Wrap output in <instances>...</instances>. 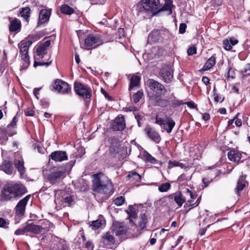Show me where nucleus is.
Returning <instances> with one entry per match:
<instances>
[{
	"label": "nucleus",
	"instance_id": "864d4df0",
	"mask_svg": "<svg viewBox=\"0 0 250 250\" xmlns=\"http://www.w3.org/2000/svg\"><path fill=\"white\" fill-rule=\"evenodd\" d=\"M142 6H143V0L142 1L141 3L138 4L137 5V10H138V14H140L141 13L147 11L145 8H142L141 7Z\"/></svg>",
	"mask_w": 250,
	"mask_h": 250
},
{
	"label": "nucleus",
	"instance_id": "2eb2a0df",
	"mask_svg": "<svg viewBox=\"0 0 250 250\" xmlns=\"http://www.w3.org/2000/svg\"><path fill=\"white\" fill-rule=\"evenodd\" d=\"M246 175H242L239 177L237 180L235 191L238 195H239L240 193L243 190L246 186L248 185V182L246 181Z\"/></svg>",
	"mask_w": 250,
	"mask_h": 250
},
{
	"label": "nucleus",
	"instance_id": "ddd939ff",
	"mask_svg": "<svg viewBox=\"0 0 250 250\" xmlns=\"http://www.w3.org/2000/svg\"><path fill=\"white\" fill-rule=\"evenodd\" d=\"M125 127V119L123 116L117 117L112 122V128L115 131L123 130Z\"/></svg>",
	"mask_w": 250,
	"mask_h": 250
},
{
	"label": "nucleus",
	"instance_id": "37998d69",
	"mask_svg": "<svg viewBox=\"0 0 250 250\" xmlns=\"http://www.w3.org/2000/svg\"><path fill=\"white\" fill-rule=\"evenodd\" d=\"M26 232V230L25 229V226H24L23 228H20L16 230L15 231L14 234L17 235H23Z\"/></svg>",
	"mask_w": 250,
	"mask_h": 250
},
{
	"label": "nucleus",
	"instance_id": "a19ab883",
	"mask_svg": "<svg viewBox=\"0 0 250 250\" xmlns=\"http://www.w3.org/2000/svg\"><path fill=\"white\" fill-rule=\"evenodd\" d=\"M235 76V70L233 69L230 66L228 68V71L227 73V77L228 78H230L234 79Z\"/></svg>",
	"mask_w": 250,
	"mask_h": 250
},
{
	"label": "nucleus",
	"instance_id": "412c9836",
	"mask_svg": "<svg viewBox=\"0 0 250 250\" xmlns=\"http://www.w3.org/2000/svg\"><path fill=\"white\" fill-rule=\"evenodd\" d=\"M65 173L64 169H58L57 171L52 172L49 176V180L52 183H55L57 180L62 177Z\"/></svg>",
	"mask_w": 250,
	"mask_h": 250
},
{
	"label": "nucleus",
	"instance_id": "1a4fd4ad",
	"mask_svg": "<svg viewBox=\"0 0 250 250\" xmlns=\"http://www.w3.org/2000/svg\"><path fill=\"white\" fill-rule=\"evenodd\" d=\"M147 86L152 90L159 94H165L167 90L164 86L153 79H149L147 81Z\"/></svg>",
	"mask_w": 250,
	"mask_h": 250
},
{
	"label": "nucleus",
	"instance_id": "9b49d317",
	"mask_svg": "<svg viewBox=\"0 0 250 250\" xmlns=\"http://www.w3.org/2000/svg\"><path fill=\"white\" fill-rule=\"evenodd\" d=\"M53 88L61 93H68L71 89L67 83L60 80H58L54 83Z\"/></svg>",
	"mask_w": 250,
	"mask_h": 250
},
{
	"label": "nucleus",
	"instance_id": "f3484780",
	"mask_svg": "<svg viewBox=\"0 0 250 250\" xmlns=\"http://www.w3.org/2000/svg\"><path fill=\"white\" fill-rule=\"evenodd\" d=\"M49 157L56 162H62L67 160L66 152L62 151H55L51 153Z\"/></svg>",
	"mask_w": 250,
	"mask_h": 250
},
{
	"label": "nucleus",
	"instance_id": "f704fd0d",
	"mask_svg": "<svg viewBox=\"0 0 250 250\" xmlns=\"http://www.w3.org/2000/svg\"><path fill=\"white\" fill-rule=\"evenodd\" d=\"M143 156L144 159H145V160L148 162H149L152 164H154L156 162V159L146 151H145L144 152Z\"/></svg>",
	"mask_w": 250,
	"mask_h": 250
},
{
	"label": "nucleus",
	"instance_id": "4468645a",
	"mask_svg": "<svg viewBox=\"0 0 250 250\" xmlns=\"http://www.w3.org/2000/svg\"><path fill=\"white\" fill-rule=\"evenodd\" d=\"M0 170L4 171L7 174H12L14 171L12 162L9 160H4L0 165Z\"/></svg>",
	"mask_w": 250,
	"mask_h": 250
},
{
	"label": "nucleus",
	"instance_id": "20e7f679",
	"mask_svg": "<svg viewBox=\"0 0 250 250\" xmlns=\"http://www.w3.org/2000/svg\"><path fill=\"white\" fill-rule=\"evenodd\" d=\"M104 41L101 35L99 34H90L84 39V47L89 50L94 48L102 44Z\"/></svg>",
	"mask_w": 250,
	"mask_h": 250
},
{
	"label": "nucleus",
	"instance_id": "6e6552de",
	"mask_svg": "<svg viewBox=\"0 0 250 250\" xmlns=\"http://www.w3.org/2000/svg\"><path fill=\"white\" fill-rule=\"evenodd\" d=\"M14 164L20 173L21 176L23 177L25 175V169L24 167L23 159L20 153H16L15 154Z\"/></svg>",
	"mask_w": 250,
	"mask_h": 250
},
{
	"label": "nucleus",
	"instance_id": "bb28decb",
	"mask_svg": "<svg viewBox=\"0 0 250 250\" xmlns=\"http://www.w3.org/2000/svg\"><path fill=\"white\" fill-rule=\"evenodd\" d=\"M26 204H17L16 207V217H21L24 215Z\"/></svg>",
	"mask_w": 250,
	"mask_h": 250
},
{
	"label": "nucleus",
	"instance_id": "2f4dec72",
	"mask_svg": "<svg viewBox=\"0 0 250 250\" xmlns=\"http://www.w3.org/2000/svg\"><path fill=\"white\" fill-rule=\"evenodd\" d=\"M172 0H166L165 4L162 8L163 11H169L170 14L172 13V8L174 7Z\"/></svg>",
	"mask_w": 250,
	"mask_h": 250
},
{
	"label": "nucleus",
	"instance_id": "f257e3e1",
	"mask_svg": "<svg viewBox=\"0 0 250 250\" xmlns=\"http://www.w3.org/2000/svg\"><path fill=\"white\" fill-rule=\"evenodd\" d=\"M24 192V188L21 184L7 185L3 188L1 198L4 201L21 196Z\"/></svg>",
	"mask_w": 250,
	"mask_h": 250
},
{
	"label": "nucleus",
	"instance_id": "cd10ccee",
	"mask_svg": "<svg viewBox=\"0 0 250 250\" xmlns=\"http://www.w3.org/2000/svg\"><path fill=\"white\" fill-rule=\"evenodd\" d=\"M216 63L215 58L214 56L210 57L203 67L204 70H208L212 68Z\"/></svg>",
	"mask_w": 250,
	"mask_h": 250
},
{
	"label": "nucleus",
	"instance_id": "ea45409f",
	"mask_svg": "<svg viewBox=\"0 0 250 250\" xmlns=\"http://www.w3.org/2000/svg\"><path fill=\"white\" fill-rule=\"evenodd\" d=\"M143 93L141 91H139L133 95V99L134 102L135 103H138L143 96Z\"/></svg>",
	"mask_w": 250,
	"mask_h": 250
},
{
	"label": "nucleus",
	"instance_id": "79ce46f5",
	"mask_svg": "<svg viewBox=\"0 0 250 250\" xmlns=\"http://www.w3.org/2000/svg\"><path fill=\"white\" fill-rule=\"evenodd\" d=\"M104 238L107 240L108 242L113 243L114 242V238L112 235L110 233L107 232L104 236Z\"/></svg>",
	"mask_w": 250,
	"mask_h": 250
},
{
	"label": "nucleus",
	"instance_id": "052dcab7",
	"mask_svg": "<svg viewBox=\"0 0 250 250\" xmlns=\"http://www.w3.org/2000/svg\"><path fill=\"white\" fill-rule=\"evenodd\" d=\"M210 226V224H208L205 229H200L199 231V234L200 236H203V235H204L207 231V229L209 228Z\"/></svg>",
	"mask_w": 250,
	"mask_h": 250
},
{
	"label": "nucleus",
	"instance_id": "69168bd1",
	"mask_svg": "<svg viewBox=\"0 0 250 250\" xmlns=\"http://www.w3.org/2000/svg\"><path fill=\"white\" fill-rule=\"evenodd\" d=\"M185 104H186L189 107L191 108H195L196 107V105L193 102H186Z\"/></svg>",
	"mask_w": 250,
	"mask_h": 250
},
{
	"label": "nucleus",
	"instance_id": "f8f14e48",
	"mask_svg": "<svg viewBox=\"0 0 250 250\" xmlns=\"http://www.w3.org/2000/svg\"><path fill=\"white\" fill-rule=\"evenodd\" d=\"M165 33L164 31L159 30H154L149 34L148 37V41L150 43L162 41L164 38Z\"/></svg>",
	"mask_w": 250,
	"mask_h": 250
},
{
	"label": "nucleus",
	"instance_id": "473e14b6",
	"mask_svg": "<svg viewBox=\"0 0 250 250\" xmlns=\"http://www.w3.org/2000/svg\"><path fill=\"white\" fill-rule=\"evenodd\" d=\"M61 12L65 14L71 15L74 13V10L67 5H63L61 7Z\"/></svg>",
	"mask_w": 250,
	"mask_h": 250
},
{
	"label": "nucleus",
	"instance_id": "dca6fc26",
	"mask_svg": "<svg viewBox=\"0 0 250 250\" xmlns=\"http://www.w3.org/2000/svg\"><path fill=\"white\" fill-rule=\"evenodd\" d=\"M113 231L116 235H121L126 233V229L123 223L114 222L112 225Z\"/></svg>",
	"mask_w": 250,
	"mask_h": 250
},
{
	"label": "nucleus",
	"instance_id": "f03ea898",
	"mask_svg": "<svg viewBox=\"0 0 250 250\" xmlns=\"http://www.w3.org/2000/svg\"><path fill=\"white\" fill-rule=\"evenodd\" d=\"M93 191L100 193L110 194L113 192V186L110 181L104 183L99 179H95L93 182Z\"/></svg>",
	"mask_w": 250,
	"mask_h": 250
},
{
	"label": "nucleus",
	"instance_id": "0e129e2a",
	"mask_svg": "<svg viewBox=\"0 0 250 250\" xmlns=\"http://www.w3.org/2000/svg\"><path fill=\"white\" fill-rule=\"evenodd\" d=\"M228 40L229 41L231 46L234 45L238 42V41L237 40L234 39L232 38H230Z\"/></svg>",
	"mask_w": 250,
	"mask_h": 250
},
{
	"label": "nucleus",
	"instance_id": "8fccbe9b",
	"mask_svg": "<svg viewBox=\"0 0 250 250\" xmlns=\"http://www.w3.org/2000/svg\"><path fill=\"white\" fill-rule=\"evenodd\" d=\"M18 121V118L17 116H15L10 124L8 125V127H14L16 126L17 123Z\"/></svg>",
	"mask_w": 250,
	"mask_h": 250
},
{
	"label": "nucleus",
	"instance_id": "c85d7f7f",
	"mask_svg": "<svg viewBox=\"0 0 250 250\" xmlns=\"http://www.w3.org/2000/svg\"><path fill=\"white\" fill-rule=\"evenodd\" d=\"M21 28V22L17 19H15L11 21L9 26V30L11 32H15L18 31Z\"/></svg>",
	"mask_w": 250,
	"mask_h": 250
},
{
	"label": "nucleus",
	"instance_id": "423d86ee",
	"mask_svg": "<svg viewBox=\"0 0 250 250\" xmlns=\"http://www.w3.org/2000/svg\"><path fill=\"white\" fill-rule=\"evenodd\" d=\"M75 92L80 97L84 99H90L91 97V90L87 86L80 82L74 83Z\"/></svg>",
	"mask_w": 250,
	"mask_h": 250
},
{
	"label": "nucleus",
	"instance_id": "7ed1b4c3",
	"mask_svg": "<svg viewBox=\"0 0 250 250\" xmlns=\"http://www.w3.org/2000/svg\"><path fill=\"white\" fill-rule=\"evenodd\" d=\"M32 42L31 37L29 36L18 44L21 59L24 62L25 67L28 66L30 63L28 52L29 47L32 44Z\"/></svg>",
	"mask_w": 250,
	"mask_h": 250
},
{
	"label": "nucleus",
	"instance_id": "680f3d73",
	"mask_svg": "<svg viewBox=\"0 0 250 250\" xmlns=\"http://www.w3.org/2000/svg\"><path fill=\"white\" fill-rule=\"evenodd\" d=\"M243 73L245 75H250V65L248 64L247 66L244 68Z\"/></svg>",
	"mask_w": 250,
	"mask_h": 250
},
{
	"label": "nucleus",
	"instance_id": "9d476101",
	"mask_svg": "<svg viewBox=\"0 0 250 250\" xmlns=\"http://www.w3.org/2000/svg\"><path fill=\"white\" fill-rule=\"evenodd\" d=\"M159 0H143L142 8H145L148 11L153 12L160 7Z\"/></svg>",
	"mask_w": 250,
	"mask_h": 250
},
{
	"label": "nucleus",
	"instance_id": "774afa93",
	"mask_svg": "<svg viewBox=\"0 0 250 250\" xmlns=\"http://www.w3.org/2000/svg\"><path fill=\"white\" fill-rule=\"evenodd\" d=\"M202 81L207 85H208L209 83V79L206 76H204L202 78Z\"/></svg>",
	"mask_w": 250,
	"mask_h": 250
},
{
	"label": "nucleus",
	"instance_id": "49530a36",
	"mask_svg": "<svg viewBox=\"0 0 250 250\" xmlns=\"http://www.w3.org/2000/svg\"><path fill=\"white\" fill-rule=\"evenodd\" d=\"M9 223L3 218L0 217V227L6 228Z\"/></svg>",
	"mask_w": 250,
	"mask_h": 250
},
{
	"label": "nucleus",
	"instance_id": "338daca9",
	"mask_svg": "<svg viewBox=\"0 0 250 250\" xmlns=\"http://www.w3.org/2000/svg\"><path fill=\"white\" fill-rule=\"evenodd\" d=\"M211 181H212L211 179L208 180L206 178L203 179V180H202V182H203V183L205 185V187H207Z\"/></svg>",
	"mask_w": 250,
	"mask_h": 250
},
{
	"label": "nucleus",
	"instance_id": "c03bdc74",
	"mask_svg": "<svg viewBox=\"0 0 250 250\" xmlns=\"http://www.w3.org/2000/svg\"><path fill=\"white\" fill-rule=\"evenodd\" d=\"M223 44L224 48L227 50H231L232 46L228 40H225L223 41Z\"/></svg>",
	"mask_w": 250,
	"mask_h": 250
},
{
	"label": "nucleus",
	"instance_id": "aec40b11",
	"mask_svg": "<svg viewBox=\"0 0 250 250\" xmlns=\"http://www.w3.org/2000/svg\"><path fill=\"white\" fill-rule=\"evenodd\" d=\"M168 200L169 202L175 201L176 203H184L186 202L185 199L183 198L181 193L178 192L174 194L169 195L166 199L165 202L167 201Z\"/></svg>",
	"mask_w": 250,
	"mask_h": 250
},
{
	"label": "nucleus",
	"instance_id": "b1692460",
	"mask_svg": "<svg viewBox=\"0 0 250 250\" xmlns=\"http://www.w3.org/2000/svg\"><path fill=\"white\" fill-rule=\"evenodd\" d=\"M241 153L238 150H231L228 153L229 159L234 162H239L241 158Z\"/></svg>",
	"mask_w": 250,
	"mask_h": 250
},
{
	"label": "nucleus",
	"instance_id": "3c124183",
	"mask_svg": "<svg viewBox=\"0 0 250 250\" xmlns=\"http://www.w3.org/2000/svg\"><path fill=\"white\" fill-rule=\"evenodd\" d=\"M187 28V25L186 23H182L180 24L179 32L181 34H183L186 31V29Z\"/></svg>",
	"mask_w": 250,
	"mask_h": 250
},
{
	"label": "nucleus",
	"instance_id": "a18cd8bd",
	"mask_svg": "<svg viewBox=\"0 0 250 250\" xmlns=\"http://www.w3.org/2000/svg\"><path fill=\"white\" fill-rule=\"evenodd\" d=\"M32 198L31 195H27L26 197L21 200L18 203H27L28 202H32V200H30Z\"/></svg>",
	"mask_w": 250,
	"mask_h": 250
},
{
	"label": "nucleus",
	"instance_id": "4d7b16f0",
	"mask_svg": "<svg viewBox=\"0 0 250 250\" xmlns=\"http://www.w3.org/2000/svg\"><path fill=\"white\" fill-rule=\"evenodd\" d=\"M166 102H167L165 100L161 98H159L156 102V105L158 106H162Z\"/></svg>",
	"mask_w": 250,
	"mask_h": 250
},
{
	"label": "nucleus",
	"instance_id": "5fc2aeb1",
	"mask_svg": "<svg viewBox=\"0 0 250 250\" xmlns=\"http://www.w3.org/2000/svg\"><path fill=\"white\" fill-rule=\"evenodd\" d=\"M125 202V198L122 196L117 197L114 200V203H124Z\"/></svg>",
	"mask_w": 250,
	"mask_h": 250
},
{
	"label": "nucleus",
	"instance_id": "4be33fe9",
	"mask_svg": "<svg viewBox=\"0 0 250 250\" xmlns=\"http://www.w3.org/2000/svg\"><path fill=\"white\" fill-rule=\"evenodd\" d=\"M51 14L50 9H42L40 12L39 23L43 24L49 20Z\"/></svg>",
	"mask_w": 250,
	"mask_h": 250
},
{
	"label": "nucleus",
	"instance_id": "13d9d810",
	"mask_svg": "<svg viewBox=\"0 0 250 250\" xmlns=\"http://www.w3.org/2000/svg\"><path fill=\"white\" fill-rule=\"evenodd\" d=\"M50 44V41L48 40V41H45L43 43H41L40 44V45L47 50L48 47H49Z\"/></svg>",
	"mask_w": 250,
	"mask_h": 250
},
{
	"label": "nucleus",
	"instance_id": "6ab92c4d",
	"mask_svg": "<svg viewBox=\"0 0 250 250\" xmlns=\"http://www.w3.org/2000/svg\"><path fill=\"white\" fill-rule=\"evenodd\" d=\"M135 204L134 205H129L128 208L125 210L126 212L128 215V218L130 220V223L132 226H135L132 219H136L137 217L138 209L136 208Z\"/></svg>",
	"mask_w": 250,
	"mask_h": 250
},
{
	"label": "nucleus",
	"instance_id": "de8ad7c7",
	"mask_svg": "<svg viewBox=\"0 0 250 250\" xmlns=\"http://www.w3.org/2000/svg\"><path fill=\"white\" fill-rule=\"evenodd\" d=\"M51 63V61L49 62H38L36 61L34 62V66L35 67H37V66H42V65H46L48 66Z\"/></svg>",
	"mask_w": 250,
	"mask_h": 250
},
{
	"label": "nucleus",
	"instance_id": "603ef678",
	"mask_svg": "<svg viewBox=\"0 0 250 250\" xmlns=\"http://www.w3.org/2000/svg\"><path fill=\"white\" fill-rule=\"evenodd\" d=\"M187 53L188 55H192L196 53V48L194 46H191L189 47L188 51Z\"/></svg>",
	"mask_w": 250,
	"mask_h": 250
},
{
	"label": "nucleus",
	"instance_id": "bf43d9fd",
	"mask_svg": "<svg viewBox=\"0 0 250 250\" xmlns=\"http://www.w3.org/2000/svg\"><path fill=\"white\" fill-rule=\"evenodd\" d=\"M152 51L154 53V57H159L160 55V54H156V52L157 51L162 52L163 51V49H159L157 47H153L152 48Z\"/></svg>",
	"mask_w": 250,
	"mask_h": 250
},
{
	"label": "nucleus",
	"instance_id": "6e6d98bb",
	"mask_svg": "<svg viewBox=\"0 0 250 250\" xmlns=\"http://www.w3.org/2000/svg\"><path fill=\"white\" fill-rule=\"evenodd\" d=\"M128 176H129V177L135 176L134 179L136 180H140L141 178V176L139 174L137 173L136 172H132L130 174H129L128 175Z\"/></svg>",
	"mask_w": 250,
	"mask_h": 250
},
{
	"label": "nucleus",
	"instance_id": "a211bd4d",
	"mask_svg": "<svg viewBox=\"0 0 250 250\" xmlns=\"http://www.w3.org/2000/svg\"><path fill=\"white\" fill-rule=\"evenodd\" d=\"M26 232H32L35 234H39L42 232L43 228L40 225H35L33 223H30L27 222L25 225Z\"/></svg>",
	"mask_w": 250,
	"mask_h": 250
},
{
	"label": "nucleus",
	"instance_id": "72a5a7b5",
	"mask_svg": "<svg viewBox=\"0 0 250 250\" xmlns=\"http://www.w3.org/2000/svg\"><path fill=\"white\" fill-rule=\"evenodd\" d=\"M147 220V216L145 214H141V220L139 223V227L141 229H142L146 227Z\"/></svg>",
	"mask_w": 250,
	"mask_h": 250
},
{
	"label": "nucleus",
	"instance_id": "5701e85b",
	"mask_svg": "<svg viewBox=\"0 0 250 250\" xmlns=\"http://www.w3.org/2000/svg\"><path fill=\"white\" fill-rule=\"evenodd\" d=\"M145 130L148 137L152 140L157 143L160 141L161 138L159 134L155 131L152 130L150 127H146Z\"/></svg>",
	"mask_w": 250,
	"mask_h": 250
},
{
	"label": "nucleus",
	"instance_id": "c9c22d12",
	"mask_svg": "<svg viewBox=\"0 0 250 250\" xmlns=\"http://www.w3.org/2000/svg\"><path fill=\"white\" fill-rule=\"evenodd\" d=\"M191 178V175H188L186 173H183L179 176L177 179L178 182L189 181Z\"/></svg>",
	"mask_w": 250,
	"mask_h": 250
},
{
	"label": "nucleus",
	"instance_id": "a878e982",
	"mask_svg": "<svg viewBox=\"0 0 250 250\" xmlns=\"http://www.w3.org/2000/svg\"><path fill=\"white\" fill-rule=\"evenodd\" d=\"M47 54V50L40 46V45L37 48L36 55L35 59L40 60L43 58V57Z\"/></svg>",
	"mask_w": 250,
	"mask_h": 250
},
{
	"label": "nucleus",
	"instance_id": "09e8293b",
	"mask_svg": "<svg viewBox=\"0 0 250 250\" xmlns=\"http://www.w3.org/2000/svg\"><path fill=\"white\" fill-rule=\"evenodd\" d=\"M186 194L187 196H189L191 199H195L196 197V194L195 192L190 191L188 189H187Z\"/></svg>",
	"mask_w": 250,
	"mask_h": 250
},
{
	"label": "nucleus",
	"instance_id": "58836bf2",
	"mask_svg": "<svg viewBox=\"0 0 250 250\" xmlns=\"http://www.w3.org/2000/svg\"><path fill=\"white\" fill-rule=\"evenodd\" d=\"M64 203H71V202H75V197L74 195L66 194L62 197Z\"/></svg>",
	"mask_w": 250,
	"mask_h": 250
},
{
	"label": "nucleus",
	"instance_id": "393cba45",
	"mask_svg": "<svg viewBox=\"0 0 250 250\" xmlns=\"http://www.w3.org/2000/svg\"><path fill=\"white\" fill-rule=\"evenodd\" d=\"M105 220L102 215H100L99 217L96 220L92 222L90 226L94 229L100 228L104 223Z\"/></svg>",
	"mask_w": 250,
	"mask_h": 250
},
{
	"label": "nucleus",
	"instance_id": "4c0bfd02",
	"mask_svg": "<svg viewBox=\"0 0 250 250\" xmlns=\"http://www.w3.org/2000/svg\"><path fill=\"white\" fill-rule=\"evenodd\" d=\"M170 187L171 185L169 183H166L159 186L158 189L162 192H166L170 188Z\"/></svg>",
	"mask_w": 250,
	"mask_h": 250
},
{
	"label": "nucleus",
	"instance_id": "e2e57ef3",
	"mask_svg": "<svg viewBox=\"0 0 250 250\" xmlns=\"http://www.w3.org/2000/svg\"><path fill=\"white\" fill-rule=\"evenodd\" d=\"M215 219L213 217L210 218H205L204 219V222L207 223H210V225L213 224V222L214 221Z\"/></svg>",
	"mask_w": 250,
	"mask_h": 250
},
{
	"label": "nucleus",
	"instance_id": "0eeeda50",
	"mask_svg": "<svg viewBox=\"0 0 250 250\" xmlns=\"http://www.w3.org/2000/svg\"><path fill=\"white\" fill-rule=\"evenodd\" d=\"M160 75L165 82L169 83L172 81L173 69L170 65H165L161 70Z\"/></svg>",
	"mask_w": 250,
	"mask_h": 250
},
{
	"label": "nucleus",
	"instance_id": "c756f323",
	"mask_svg": "<svg viewBox=\"0 0 250 250\" xmlns=\"http://www.w3.org/2000/svg\"><path fill=\"white\" fill-rule=\"evenodd\" d=\"M30 9L29 7H25L20 9V14L21 17L26 21H28L30 16Z\"/></svg>",
	"mask_w": 250,
	"mask_h": 250
},
{
	"label": "nucleus",
	"instance_id": "e433bc0d",
	"mask_svg": "<svg viewBox=\"0 0 250 250\" xmlns=\"http://www.w3.org/2000/svg\"><path fill=\"white\" fill-rule=\"evenodd\" d=\"M174 167H180L181 168H184V165L182 163H179L176 161H169L168 164V168H171Z\"/></svg>",
	"mask_w": 250,
	"mask_h": 250
},
{
	"label": "nucleus",
	"instance_id": "39448f33",
	"mask_svg": "<svg viewBox=\"0 0 250 250\" xmlns=\"http://www.w3.org/2000/svg\"><path fill=\"white\" fill-rule=\"evenodd\" d=\"M155 120V123L159 125L162 129L166 130L168 133L171 132L175 125V122L169 116H166L164 118H162L158 115H156Z\"/></svg>",
	"mask_w": 250,
	"mask_h": 250
},
{
	"label": "nucleus",
	"instance_id": "7c9ffc66",
	"mask_svg": "<svg viewBox=\"0 0 250 250\" xmlns=\"http://www.w3.org/2000/svg\"><path fill=\"white\" fill-rule=\"evenodd\" d=\"M141 80V78L138 76L134 75L130 79V83L129 87V90L132 89L133 87L138 86Z\"/></svg>",
	"mask_w": 250,
	"mask_h": 250
}]
</instances>
